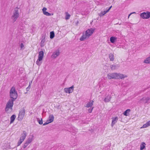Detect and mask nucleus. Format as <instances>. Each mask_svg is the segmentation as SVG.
<instances>
[{"label": "nucleus", "mask_w": 150, "mask_h": 150, "mask_svg": "<svg viewBox=\"0 0 150 150\" xmlns=\"http://www.w3.org/2000/svg\"><path fill=\"white\" fill-rule=\"evenodd\" d=\"M127 77V76L126 75L116 72L108 73L107 74V77L109 79H122Z\"/></svg>", "instance_id": "nucleus-1"}, {"label": "nucleus", "mask_w": 150, "mask_h": 150, "mask_svg": "<svg viewBox=\"0 0 150 150\" xmlns=\"http://www.w3.org/2000/svg\"><path fill=\"white\" fill-rule=\"evenodd\" d=\"M95 29L90 28L87 30L85 33H83V35L80 38L79 40L81 41L84 40L88 38L93 33Z\"/></svg>", "instance_id": "nucleus-2"}, {"label": "nucleus", "mask_w": 150, "mask_h": 150, "mask_svg": "<svg viewBox=\"0 0 150 150\" xmlns=\"http://www.w3.org/2000/svg\"><path fill=\"white\" fill-rule=\"evenodd\" d=\"M14 101L15 100L11 99H10L8 100L6 104L5 108V111L6 112L9 113L12 111Z\"/></svg>", "instance_id": "nucleus-3"}, {"label": "nucleus", "mask_w": 150, "mask_h": 150, "mask_svg": "<svg viewBox=\"0 0 150 150\" xmlns=\"http://www.w3.org/2000/svg\"><path fill=\"white\" fill-rule=\"evenodd\" d=\"M10 99L15 100L18 97V93L14 87H12L9 93Z\"/></svg>", "instance_id": "nucleus-4"}, {"label": "nucleus", "mask_w": 150, "mask_h": 150, "mask_svg": "<svg viewBox=\"0 0 150 150\" xmlns=\"http://www.w3.org/2000/svg\"><path fill=\"white\" fill-rule=\"evenodd\" d=\"M19 16L18 9L16 8L13 12V14L11 16V19L13 23L15 22Z\"/></svg>", "instance_id": "nucleus-5"}, {"label": "nucleus", "mask_w": 150, "mask_h": 150, "mask_svg": "<svg viewBox=\"0 0 150 150\" xmlns=\"http://www.w3.org/2000/svg\"><path fill=\"white\" fill-rule=\"evenodd\" d=\"M44 57V52L42 51H41L39 52L38 59L36 62V64L39 66H40L42 63L41 62Z\"/></svg>", "instance_id": "nucleus-6"}, {"label": "nucleus", "mask_w": 150, "mask_h": 150, "mask_svg": "<svg viewBox=\"0 0 150 150\" xmlns=\"http://www.w3.org/2000/svg\"><path fill=\"white\" fill-rule=\"evenodd\" d=\"M140 17L143 19H148L150 18V12H144L140 14Z\"/></svg>", "instance_id": "nucleus-7"}, {"label": "nucleus", "mask_w": 150, "mask_h": 150, "mask_svg": "<svg viewBox=\"0 0 150 150\" xmlns=\"http://www.w3.org/2000/svg\"><path fill=\"white\" fill-rule=\"evenodd\" d=\"M25 113V110L24 109H22L20 111L18 117V120L21 121L23 119Z\"/></svg>", "instance_id": "nucleus-8"}, {"label": "nucleus", "mask_w": 150, "mask_h": 150, "mask_svg": "<svg viewBox=\"0 0 150 150\" xmlns=\"http://www.w3.org/2000/svg\"><path fill=\"white\" fill-rule=\"evenodd\" d=\"M150 100V97L149 96H144L140 100L142 102L145 104L149 103V101Z\"/></svg>", "instance_id": "nucleus-9"}, {"label": "nucleus", "mask_w": 150, "mask_h": 150, "mask_svg": "<svg viewBox=\"0 0 150 150\" xmlns=\"http://www.w3.org/2000/svg\"><path fill=\"white\" fill-rule=\"evenodd\" d=\"M74 86L73 85L68 88H64V90L66 93H72L74 90Z\"/></svg>", "instance_id": "nucleus-10"}, {"label": "nucleus", "mask_w": 150, "mask_h": 150, "mask_svg": "<svg viewBox=\"0 0 150 150\" xmlns=\"http://www.w3.org/2000/svg\"><path fill=\"white\" fill-rule=\"evenodd\" d=\"M60 54L59 51V50H57L54 52L51 56V57L52 58H55L58 56Z\"/></svg>", "instance_id": "nucleus-11"}, {"label": "nucleus", "mask_w": 150, "mask_h": 150, "mask_svg": "<svg viewBox=\"0 0 150 150\" xmlns=\"http://www.w3.org/2000/svg\"><path fill=\"white\" fill-rule=\"evenodd\" d=\"M112 121L111 124V126L113 127V126L116 123L118 120L117 117H113L112 118Z\"/></svg>", "instance_id": "nucleus-12"}, {"label": "nucleus", "mask_w": 150, "mask_h": 150, "mask_svg": "<svg viewBox=\"0 0 150 150\" xmlns=\"http://www.w3.org/2000/svg\"><path fill=\"white\" fill-rule=\"evenodd\" d=\"M27 135V133L25 131H23L21 135L20 139L24 141Z\"/></svg>", "instance_id": "nucleus-13"}, {"label": "nucleus", "mask_w": 150, "mask_h": 150, "mask_svg": "<svg viewBox=\"0 0 150 150\" xmlns=\"http://www.w3.org/2000/svg\"><path fill=\"white\" fill-rule=\"evenodd\" d=\"M112 6H110L109 8L108 9V10H107V11H101V12L99 14V16L100 17L102 16L105 14L107 13L108 12L109 10H110V9L112 8Z\"/></svg>", "instance_id": "nucleus-14"}, {"label": "nucleus", "mask_w": 150, "mask_h": 150, "mask_svg": "<svg viewBox=\"0 0 150 150\" xmlns=\"http://www.w3.org/2000/svg\"><path fill=\"white\" fill-rule=\"evenodd\" d=\"M111 98L112 97L110 95H108L105 98L104 101L105 102H108L110 100Z\"/></svg>", "instance_id": "nucleus-15"}, {"label": "nucleus", "mask_w": 150, "mask_h": 150, "mask_svg": "<svg viewBox=\"0 0 150 150\" xmlns=\"http://www.w3.org/2000/svg\"><path fill=\"white\" fill-rule=\"evenodd\" d=\"M150 126V120L146 122V123L143 125L141 129L146 128Z\"/></svg>", "instance_id": "nucleus-16"}, {"label": "nucleus", "mask_w": 150, "mask_h": 150, "mask_svg": "<svg viewBox=\"0 0 150 150\" xmlns=\"http://www.w3.org/2000/svg\"><path fill=\"white\" fill-rule=\"evenodd\" d=\"M33 138L34 136L33 135H30L26 141L30 144L33 140L34 139Z\"/></svg>", "instance_id": "nucleus-17"}, {"label": "nucleus", "mask_w": 150, "mask_h": 150, "mask_svg": "<svg viewBox=\"0 0 150 150\" xmlns=\"http://www.w3.org/2000/svg\"><path fill=\"white\" fill-rule=\"evenodd\" d=\"M54 117L53 115H49V118L47 121L50 123L54 121Z\"/></svg>", "instance_id": "nucleus-18"}, {"label": "nucleus", "mask_w": 150, "mask_h": 150, "mask_svg": "<svg viewBox=\"0 0 150 150\" xmlns=\"http://www.w3.org/2000/svg\"><path fill=\"white\" fill-rule=\"evenodd\" d=\"M119 67V66L118 65H111L110 66V67L112 70L117 69Z\"/></svg>", "instance_id": "nucleus-19"}, {"label": "nucleus", "mask_w": 150, "mask_h": 150, "mask_svg": "<svg viewBox=\"0 0 150 150\" xmlns=\"http://www.w3.org/2000/svg\"><path fill=\"white\" fill-rule=\"evenodd\" d=\"M94 101L93 100L90 101L87 104L86 107L87 108L91 107L93 105Z\"/></svg>", "instance_id": "nucleus-20"}, {"label": "nucleus", "mask_w": 150, "mask_h": 150, "mask_svg": "<svg viewBox=\"0 0 150 150\" xmlns=\"http://www.w3.org/2000/svg\"><path fill=\"white\" fill-rule=\"evenodd\" d=\"M146 144L144 142H142L140 145V150H143L145 148Z\"/></svg>", "instance_id": "nucleus-21"}, {"label": "nucleus", "mask_w": 150, "mask_h": 150, "mask_svg": "<svg viewBox=\"0 0 150 150\" xmlns=\"http://www.w3.org/2000/svg\"><path fill=\"white\" fill-rule=\"evenodd\" d=\"M144 62L146 64H150V56L147 57L144 61Z\"/></svg>", "instance_id": "nucleus-22"}, {"label": "nucleus", "mask_w": 150, "mask_h": 150, "mask_svg": "<svg viewBox=\"0 0 150 150\" xmlns=\"http://www.w3.org/2000/svg\"><path fill=\"white\" fill-rule=\"evenodd\" d=\"M16 117V116L15 115H12L10 118V123H12L14 121Z\"/></svg>", "instance_id": "nucleus-23"}, {"label": "nucleus", "mask_w": 150, "mask_h": 150, "mask_svg": "<svg viewBox=\"0 0 150 150\" xmlns=\"http://www.w3.org/2000/svg\"><path fill=\"white\" fill-rule=\"evenodd\" d=\"M117 38L114 37H111L110 38V42L113 43L115 42V41L117 40Z\"/></svg>", "instance_id": "nucleus-24"}, {"label": "nucleus", "mask_w": 150, "mask_h": 150, "mask_svg": "<svg viewBox=\"0 0 150 150\" xmlns=\"http://www.w3.org/2000/svg\"><path fill=\"white\" fill-rule=\"evenodd\" d=\"M109 58L110 60L112 61L114 60V55L112 53H110L109 54Z\"/></svg>", "instance_id": "nucleus-25"}, {"label": "nucleus", "mask_w": 150, "mask_h": 150, "mask_svg": "<svg viewBox=\"0 0 150 150\" xmlns=\"http://www.w3.org/2000/svg\"><path fill=\"white\" fill-rule=\"evenodd\" d=\"M130 111V110L129 109H128L124 112L123 114L124 115L127 116L128 115Z\"/></svg>", "instance_id": "nucleus-26"}, {"label": "nucleus", "mask_w": 150, "mask_h": 150, "mask_svg": "<svg viewBox=\"0 0 150 150\" xmlns=\"http://www.w3.org/2000/svg\"><path fill=\"white\" fill-rule=\"evenodd\" d=\"M54 36V34L53 31H51L50 33V38L51 39L53 38Z\"/></svg>", "instance_id": "nucleus-27"}, {"label": "nucleus", "mask_w": 150, "mask_h": 150, "mask_svg": "<svg viewBox=\"0 0 150 150\" xmlns=\"http://www.w3.org/2000/svg\"><path fill=\"white\" fill-rule=\"evenodd\" d=\"M29 144L30 143L26 141L23 145V148L25 149Z\"/></svg>", "instance_id": "nucleus-28"}, {"label": "nucleus", "mask_w": 150, "mask_h": 150, "mask_svg": "<svg viewBox=\"0 0 150 150\" xmlns=\"http://www.w3.org/2000/svg\"><path fill=\"white\" fill-rule=\"evenodd\" d=\"M23 141H24L23 140L20 139L17 143V146H20Z\"/></svg>", "instance_id": "nucleus-29"}, {"label": "nucleus", "mask_w": 150, "mask_h": 150, "mask_svg": "<svg viewBox=\"0 0 150 150\" xmlns=\"http://www.w3.org/2000/svg\"><path fill=\"white\" fill-rule=\"evenodd\" d=\"M44 14L47 16H51L52 15H53V14L50 13L47 11L45 12V13H44Z\"/></svg>", "instance_id": "nucleus-30"}, {"label": "nucleus", "mask_w": 150, "mask_h": 150, "mask_svg": "<svg viewBox=\"0 0 150 150\" xmlns=\"http://www.w3.org/2000/svg\"><path fill=\"white\" fill-rule=\"evenodd\" d=\"M66 15L65 17V19L66 20L69 19L70 17V15L68 13H66Z\"/></svg>", "instance_id": "nucleus-31"}, {"label": "nucleus", "mask_w": 150, "mask_h": 150, "mask_svg": "<svg viewBox=\"0 0 150 150\" xmlns=\"http://www.w3.org/2000/svg\"><path fill=\"white\" fill-rule=\"evenodd\" d=\"M38 122L40 124L42 125V124L43 122H42V119H41V120H40V119H38Z\"/></svg>", "instance_id": "nucleus-32"}, {"label": "nucleus", "mask_w": 150, "mask_h": 150, "mask_svg": "<svg viewBox=\"0 0 150 150\" xmlns=\"http://www.w3.org/2000/svg\"><path fill=\"white\" fill-rule=\"evenodd\" d=\"M20 46L21 50H23L24 49V45L22 43H21V44Z\"/></svg>", "instance_id": "nucleus-33"}, {"label": "nucleus", "mask_w": 150, "mask_h": 150, "mask_svg": "<svg viewBox=\"0 0 150 150\" xmlns=\"http://www.w3.org/2000/svg\"><path fill=\"white\" fill-rule=\"evenodd\" d=\"M45 41V39H43L42 40L41 42V46H43V44H44V42Z\"/></svg>", "instance_id": "nucleus-34"}, {"label": "nucleus", "mask_w": 150, "mask_h": 150, "mask_svg": "<svg viewBox=\"0 0 150 150\" xmlns=\"http://www.w3.org/2000/svg\"><path fill=\"white\" fill-rule=\"evenodd\" d=\"M47 10V9L46 8H42V12H43V13L44 14V13H45V12Z\"/></svg>", "instance_id": "nucleus-35"}, {"label": "nucleus", "mask_w": 150, "mask_h": 150, "mask_svg": "<svg viewBox=\"0 0 150 150\" xmlns=\"http://www.w3.org/2000/svg\"><path fill=\"white\" fill-rule=\"evenodd\" d=\"M93 107L92 108H90V109H89L88 110V112L90 113H91L92 111V110H93Z\"/></svg>", "instance_id": "nucleus-36"}, {"label": "nucleus", "mask_w": 150, "mask_h": 150, "mask_svg": "<svg viewBox=\"0 0 150 150\" xmlns=\"http://www.w3.org/2000/svg\"><path fill=\"white\" fill-rule=\"evenodd\" d=\"M31 83H29L28 87L26 88L27 90L28 91V89H29L30 87Z\"/></svg>", "instance_id": "nucleus-37"}, {"label": "nucleus", "mask_w": 150, "mask_h": 150, "mask_svg": "<svg viewBox=\"0 0 150 150\" xmlns=\"http://www.w3.org/2000/svg\"><path fill=\"white\" fill-rule=\"evenodd\" d=\"M50 123L49 122H48L47 120V121L45 122V123L43 124V125L45 126V125L48 124L49 123Z\"/></svg>", "instance_id": "nucleus-38"}, {"label": "nucleus", "mask_w": 150, "mask_h": 150, "mask_svg": "<svg viewBox=\"0 0 150 150\" xmlns=\"http://www.w3.org/2000/svg\"><path fill=\"white\" fill-rule=\"evenodd\" d=\"M131 15H132V13H130L129 15L128 16V18H129V16H130Z\"/></svg>", "instance_id": "nucleus-39"}, {"label": "nucleus", "mask_w": 150, "mask_h": 150, "mask_svg": "<svg viewBox=\"0 0 150 150\" xmlns=\"http://www.w3.org/2000/svg\"><path fill=\"white\" fill-rule=\"evenodd\" d=\"M132 13V14H134V13H136V12H132V13Z\"/></svg>", "instance_id": "nucleus-40"}]
</instances>
